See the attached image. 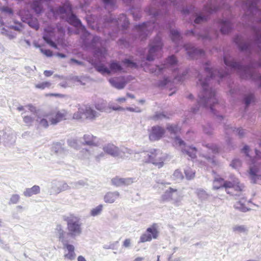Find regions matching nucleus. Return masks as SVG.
Here are the masks:
<instances>
[{"mask_svg": "<svg viewBox=\"0 0 261 261\" xmlns=\"http://www.w3.org/2000/svg\"><path fill=\"white\" fill-rule=\"evenodd\" d=\"M221 187H224L228 194H232V191H229L230 189L241 191L243 190L244 186L240 183L239 179L236 178L232 181H224L223 179L220 177L215 178L213 182L214 189H218Z\"/></svg>", "mask_w": 261, "mask_h": 261, "instance_id": "obj_7", "label": "nucleus"}, {"mask_svg": "<svg viewBox=\"0 0 261 261\" xmlns=\"http://www.w3.org/2000/svg\"><path fill=\"white\" fill-rule=\"evenodd\" d=\"M103 150L105 153L114 157L121 155V151L119 149L112 144H108L105 145L103 147Z\"/></svg>", "mask_w": 261, "mask_h": 261, "instance_id": "obj_26", "label": "nucleus"}, {"mask_svg": "<svg viewBox=\"0 0 261 261\" xmlns=\"http://www.w3.org/2000/svg\"><path fill=\"white\" fill-rule=\"evenodd\" d=\"M254 99V96L252 94L247 95L244 99L245 103L246 106H248L251 102Z\"/></svg>", "mask_w": 261, "mask_h": 261, "instance_id": "obj_55", "label": "nucleus"}, {"mask_svg": "<svg viewBox=\"0 0 261 261\" xmlns=\"http://www.w3.org/2000/svg\"><path fill=\"white\" fill-rule=\"evenodd\" d=\"M134 180L131 178H122L116 177L112 179V184L116 186L129 185L132 184Z\"/></svg>", "mask_w": 261, "mask_h": 261, "instance_id": "obj_29", "label": "nucleus"}, {"mask_svg": "<svg viewBox=\"0 0 261 261\" xmlns=\"http://www.w3.org/2000/svg\"><path fill=\"white\" fill-rule=\"evenodd\" d=\"M132 241L130 239H126L123 242L122 246L124 248H129L131 246Z\"/></svg>", "mask_w": 261, "mask_h": 261, "instance_id": "obj_59", "label": "nucleus"}, {"mask_svg": "<svg viewBox=\"0 0 261 261\" xmlns=\"http://www.w3.org/2000/svg\"><path fill=\"white\" fill-rule=\"evenodd\" d=\"M1 33L3 35H5L8 36L10 39H13L15 37V34H12L9 33L5 28H3L1 30Z\"/></svg>", "mask_w": 261, "mask_h": 261, "instance_id": "obj_54", "label": "nucleus"}, {"mask_svg": "<svg viewBox=\"0 0 261 261\" xmlns=\"http://www.w3.org/2000/svg\"><path fill=\"white\" fill-rule=\"evenodd\" d=\"M224 61L227 66L238 69L243 78L251 77L252 70L250 68L242 66L240 64L234 62L231 59H228L226 56L224 57Z\"/></svg>", "mask_w": 261, "mask_h": 261, "instance_id": "obj_10", "label": "nucleus"}, {"mask_svg": "<svg viewBox=\"0 0 261 261\" xmlns=\"http://www.w3.org/2000/svg\"><path fill=\"white\" fill-rule=\"evenodd\" d=\"M59 13L60 14H70L67 18L68 22L71 24L79 27L81 24L80 20L77 18L76 16L71 13V7L69 4L65 5L59 9Z\"/></svg>", "mask_w": 261, "mask_h": 261, "instance_id": "obj_13", "label": "nucleus"}, {"mask_svg": "<svg viewBox=\"0 0 261 261\" xmlns=\"http://www.w3.org/2000/svg\"><path fill=\"white\" fill-rule=\"evenodd\" d=\"M183 195L177 189L171 187L166 189L161 196L163 202H170L175 206L181 205Z\"/></svg>", "mask_w": 261, "mask_h": 261, "instance_id": "obj_6", "label": "nucleus"}, {"mask_svg": "<svg viewBox=\"0 0 261 261\" xmlns=\"http://www.w3.org/2000/svg\"><path fill=\"white\" fill-rule=\"evenodd\" d=\"M95 68L97 71L103 75L124 71L123 67L119 62L115 61H113L110 63L109 68L102 64H97Z\"/></svg>", "mask_w": 261, "mask_h": 261, "instance_id": "obj_9", "label": "nucleus"}, {"mask_svg": "<svg viewBox=\"0 0 261 261\" xmlns=\"http://www.w3.org/2000/svg\"><path fill=\"white\" fill-rule=\"evenodd\" d=\"M242 150L250 160L248 171L249 177L253 183H256L260 176L259 173L261 171V152L255 149V156L252 159L249 153V147L248 146H245Z\"/></svg>", "mask_w": 261, "mask_h": 261, "instance_id": "obj_2", "label": "nucleus"}, {"mask_svg": "<svg viewBox=\"0 0 261 261\" xmlns=\"http://www.w3.org/2000/svg\"><path fill=\"white\" fill-rule=\"evenodd\" d=\"M203 158H204V160H206V161H207L206 164L208 165L212 166V165H214L216 164L214 158V155H212L211 156L204 155V156H203Z\"/></svg>", "mask_w": 261, "mask_h": 261, "instance_id": "obj_49", "label": "nucleus"}, {"mask_svg": "<svg viewBox=\"0 0 261 261\" xmlns=\"http://www.w3.org/2000/svg\"><path fill=\"white\" fill-rule=\"evenodd\" d=\"M40 191V187L39 186L34 185L31 188H25L23 192V195L26 197H30L34 195L39 194Z\"/></svg>", "mask_w": 261, "mask_h": 261, "instance_id": "obj_28", "label": "nucleus"}, {"mask_svg": "<svg viewBox=\"0 0 261 261\" xmlns=\"http://www.w3.org/2000/svg\"><path fill=\"white\" fill-rule=\"evenodd\" d=\"M162 45L161 37L158 35L150 44V49L147 57L148 61H151L154 60V57L161 51Z\"/></svg>", "mask_w": 261, "mask_h": 261, "instance_id": "obj_12", "label": "nucleus"}, {"mask_svg": "<svg viewBox=\"0 0 261 261\" xmlns=\"http://www.w3.org/2000/svg\"><path fill=\"white\" fill-rule=\"evenodd\" d=\"M241 161L239 159H234L232 160L230 166L234 169H238L241 166Z\"/></svg>", "mask_w": 261, "mask_h": 261, "instance_id": "obj_50", "label": "nucleus"}, {"mask_svg": "<svg viewBox=\"0 0 261 261\" xmlns=\"http://www.w3.org/2000/svg\"><path fill=\"white\" fill-rule=\"evenodd\" d=\"M123 64L124 65H126V66L131 67V68L137 67V65H136V63L133 62L128 59H125V60H124L123 61Z\"/></svg>", "mask_w": 261, "mask_h": 261, "instance_id": "obj_53", "label": "nucleus"}, {"mask_svg": "<svg viewBox=\"0 0 261 261\" xmlns=\"http://www.w3.org/2000/svg\"><path fill=\"white\" fill-rule=\"evenodd\" d=\"M120 194L117 191L109 192L104 196V201L106 203H113L119 198Z\"/></svg>", "mask_w": 261, "mask_h": 261, "instance_id": "obj_30", "label": "nucleus"}, {"mask_svg": "<svg viewBox=\"0 0 261 261\" xmlns=\"http://www.w3.org/2000/svg\"><path fill=\"white\" fill-rule=\"evenodd\" d=\"M81 143L84 145L98 146L100 144V141L97 137L91 134H86L82 137Z\"/></svg>", "mask_w": 261, "mask_h": 261, "instance_id": "obj_19", "label": "nucleus"}, {"mask_svg": "<svg viewBox=\"0 0 261 261\" xmlns=\"http://www.w3.org/2000/svg\"><path fill=\"white\" fill-rule=\"evenodd\" d=\"M198 197L201 200H205L208 198L209 195L203 190L199 189L196 191Z\"/></svg>", "mask_w": 261, "mask_h": 261, "instance_id": "obj_42", "label": "nucleus"}, {"mask_svg": "<svg viewBox=\"0 0 261 261\" xmlns=\"http://www.w3.org/2000/svg\"><path fill=\"white\" fill-rule=\"evenodd\" d=\"M51 86V83L49 82H44L35 85V87L37 89L43 90L45 88H49Z\"/></svg>", "mask_w": 261, "mask_h": 261, "instance_id": "obj_44", "label": "nucleus"}, {"mask_svg": "<svg viewBox=\"0 0 261 261\" xmlns=\"http://www.w3.org/2000/svg\"><path fill=\"white\" fill-rule=\"evenodd\" d=\"M112 108L113 110H120V111H124V110H126L127 111L134 112L139 113L141 112V110L138 107L132 108V107H126L125 109L119 106H113Z\"/></svg>", "mask_w": 261, "mask_h": 261, "instance_id": "obj_34", "label": "nucleus"}, {"mask_svg": "<svg viewBox=\"0 0 261 261\" xmlns=\"http://www.w3.org/2000/svg\"><path fill=\"white\" fill-rule=\"evenodd\" d=\"M234 207L236 209L239 210L243 212H246L248 211V208L245 206L243 200L237 202L234 204Z\"/></svg>", "mask_w": 261, "mask_h": 261, "instance_id": "obj_36", "label": "nucleus"}, {"mask_svg": "<svg viewBox=\"0 0 261 261\" xmlns=\"http://www.w3.org/2000/svg\"><path fill=\"white\" fill-rule=\"evenodd\" d=\"M69 189V187L66 183L54 180L51 183L50 192L51 194H56Z\"/></svg>", "mask_w": 261, "mask_h": 261, "instance_id": "obj_18", "label": "nucleus"}, {"mask_svg": "<svg viewBox=\"0 0 261 261\" xmlns=\"http://www.w3.org/2000/svg\"><path fill=\"white\" fill-rule=\"evenodd\" d=\"M103 206L102 204L98 205L90 211V215L93 217L100 215L102 212Z\"/></svg>", "mask_w": 261, "mask_h": 261, "instance_id": "obj_37", "label": "nucleus"}, {"mask_svg": "<svg viewBox=\"0 0 261 261\" xmlns=\"http://www.w3.org/2000/svg\"><path fill=\"white\" fill-rule=\"evenodd\" d=\"M137 155L140 156L139 159L141 162L151 163L159 168L164 165L165 155L159 150L152 149L148 151H144Z\"/></svg>", "mask_w": 261, "mask_h": 261, "instance_id": "obj_3", "label": "nucleus"}, {"mask_svg": "<svg viewBox=\"0 0 261 261\" xmlns=\"http://www.w3.org/2000/svg\"><path fill=\"white\" fill-rule=\"evenodd\" d=\"M21 20L27 23L31 28L37 30L39 29L38 20L36 18H26L21 15Z\"/></svg>", "mask_w": 261, "mask_h": 261, "instance_id": "obj_31", "label": "nucleus"}, {"mask_svg": "<svg viewBox=\"0 0 261 261\" xmlns=\"http://www.w3.org/2000/svg\"><path fill=\"white\" fill-rule=\"evenodd\" d=\"M62 244L64 249V258L70 260L74 259L76 257V254L74 252V246L68 244L67 242Z\"/></svg>", "mask_w": 261, "mask_h": 261, "instance_id": "obj_22", "label": "nucleus"}, {"mask_svg": "<svg viewBox=\"0 0 261 261\" xmlns=\"http://www.w3.org/2000/svg\"><path fill=\"white\" fill-rule=\"evenodd\" d=\"M105 5L106 8L108 10L113 8L115 4L116 0H102Z\"/></svg>", "mask_w": 261, "mask_h": 261, "instance_id": "obj_48", "label": "nucleus"}, {"mask_svg": "<svg viewBox=\"0 0 261 261\" xmlns=\"http://www.w3.org/2000/svg\"><path fill=\"white\" fill-rule=\"evenodd\" d=\"M129 81L128 77L124 76L112 77L109 80L111 85L119 90L123 89Z\"/></svg>", "mask_w": 261, "mask_h": 261, "instance_id": "obj_17", "label": "nucleus"}, {"mask_svg": "<svg viewBox=\"0 0 261 261\" xmlns=\"http://www.w3.org/2000/svg\"><path fill=\"white\" fill-rule=\"evenodd\" d=\"M27 108L31 114L23 116V121L27 125L31 126L33 125V122L36 121V117L34 115H37L38 112H36V108L32 105H29Z\"/></svg>", "mask_w": 261, "mask_h": 261, "instance_id": "obj_21", "label": "nucleus"}, {"mask_svg": "<svg viewBox=\"0 0 261 261\" xmlns=\"http://www.w3.org/2000/svg\"><path fill=\"white\" fill-rule=\"evenodd\" d=\"M233 230L239 233H244L247 231V228L245 225H236L233 227Z\"/></svg>", "mask_w": 261, "mask_h": 261, "instance_id": "obj_46", "label": "nucleus"}, {"mask_svg": "<svg viewBox=\"0 0 261 261\" xmlns=\"http://www.w3.org/2000/svg\"><path fill=\"white\" fill-rule=\"evenodd\" d=\"M225 129L227 131V133L232 132L234 134H237L239 137H242L245 134V130L242 128H236L229 125H226Z\"/></svg>", "mask_w": 261, "mask_h": 261, "instance_id": "obj_32", "label": "nucleus"}, {"mask_svg": "<svg viewBox=\"0 0 261 261\" xmlns=\"http://www.w3.org/2000/svg\"><path fill=\"white\" fill-rule=\"evenodd\" d=\"M95 107L97 110L100 112H103L105 110L106 107L104 103H101L96 104Z\"/></svg>", "mask_w": 261, "mask_h": 261, "instance_id": "obj_57", "label": "nucleus"}, {"mask_svg": "<svg viewBox=\"0 0 261 261\" xmlns=\"http://www.w3.org/2000/svg\"><path fill=\"white\" fill-rule=\"evenodd\" d=\"M160 235L159 225L154 223L150 225L140 237L139 243L150 242L158 239Z\"/></svg>", "mask_w": 261, "mask_h": 261, "instance_id": "obj_8", "label": "nucleus"}, {"mask_svg": "<svg viewBox=\"0 0 261 261\" xmlns=\"http://www.w3.org/2000/svg\"><path fill=\"white\" fill-rule=\"evenodd\" d=\"M186 177L188 179H191L195 177V172L190 168H187L185 170Z\"/></svg>", "mask_w": 261, "mask_h": 261, "instance_id": "obj_45", "label": "nucleus"}, {"mask_svg": "<svg viewBox=\"0 0 261 261\" xmlns=\"http://www.w3.org/2000/svg\"><path fill=\"white\" fill-rule=\"evenodd\" d=\"M154 27V22L150 21L136 26L135 28V31L137 32L139 37H140L141 40H142L147 35L146 32H149L152 30Z\"/></svg>", "mask_w": 261, "mask_h": 261, "instance_id": "obj_15", "label": "nucleus"}, {"mask_svg": "<svg viewBox=\"0 0 261 261\" xmlns=\"http://www.w3.org/2000/svg\"><path fill=\"white\" fill-rule=\"evenodd\" d=\"M91 151L90 150L84 148L80 152L79 154V158L81 159H89L91 155Z\"/></svg>", "mask_w": 261, "mask_h": 261, "instance_id": "obj_39", "label": "nucleus"}, {"mask_svg": "<svg viewBox=\"0 0 261 261\" xmlns=\"http://www.w3.org/2000/svg\"><path fill=\"white\" fill-rule=\"evenodd\" d=\"M205 10L209 13H212L217 10V9L212 6V4L207 5L205 7Z\"/></svg>", "mask_w": 261, "mask_h": 261, "instance_id": "obj_60", "label": "nucleus"}, {"mask_svg": "<svg viewBox=\"0 0 261 261\" xmlns=\"http://www.w3.org/2000/svg\"><path fill=\"white\" fill-rule=\"evenodd\" d=\"M204 73L206 75V78L203 77V75L201 73L199 74L197 77L198 79L197 84L200 85L202 89V91L199 95L198 104L199 105V107L209 108L212 112L215 114L216 109H219L220 106L218 103L215 91L211 88H209L208 81L211 79L216 77V73L218 76L221 78L223 77L224 75L219 71L212 70L210 65L207 64L204 67Z\"/></svg>", "mask_w": 261, "mask_h": 261, "instance_id": "obj_1", "label": "nucleus"}, {"mask_svg": "<svg viewBox=\"0 0 261 261\" xmlns=\"http://www.w3.org/2000/svg\"><path fill=\"white\" fill-rule=\"evenodd\" d=\"M89 80L88 77H78L75 76L73 78V80L75 81H77L80 83L82 85H85L86 82H87Z\"/></svg>", "mask_w": 261, "mask_h": 261, "instance_id": "obj_51", "label": "nucleus"}, {"mask_svg": "<svg viewBox=\"0 0 261 261\" xmlns=\"http://www.w3.org/2000/svg\"><path fill=\"white\" fill-rule=\"evenodd\" d=\"M55 28L51 26H49L44 29V34L43 35V39L51 47L58 49L56 43L53 42L51 39V37L54 35Z\"/></svg>", "mask_w": 261, "mask_h": 261, "instance_id": "obj_23", "label": "nucleus"}, {"mask_svg": "<svg viewBox=\"0 0 261 261\" xmlns=\"http://www.w3.org/2000/svg\"><path fill=\"white\" fill-rule=\"evenodd\" d=\"M177 61L175 57L173 56H170L167 60V63L164 65V68L174 66L176 64Z\"/></svg>", "mask_w": 261, "mask_h": 261, "instance_id": "obj_38", "label": "nucleus"}, {"mask_svg": "<svg viewBox=\"0 0 261 261\" xmlns=\"http://www.w3.org/2000/svg\"><path fill=\"white\" fill-rule=\"evenodd\" d=\"M106 21L113 25H116L118 28H121L122 30L125 29L129 23L127 18L124 14L120 15L118 18H114L112 14H110L109 18Z\"/></svg>", "mask_w": 261, "mask_h": 261, "instance_id": "obj_14", "label": "nucleus"}, {"mask_svg": "<svg viewBox=\"0 0 261 261\" xmlns=\"http://www.w3.org/2000/svg\"><path fill=\"white\" fill-rule=\"evenodd\" d=\"M173 178L175 179H181L183 178V175L182 173L179 170H176L173 174Z\"/></svg>", "mask_w": 261, "mask_h": 261, "instance_id": "obj_52", "label": "nucleus"}, {"mask_svg": "<svg viewBox=\"0 0 261 261\" xmlns=\"http://www.w3.org/2000/svg\"><path fill=\"white\" fill-rule=\"evenodd\" d=\"M34 116L36 117V122L40 126L46 128L48 126V122L47 120L48 119L50 121L51 116L49 114H43L38 112V115H34Z\"/></svg>", "mask_w": 261, "mask_h": 261, "instance_id": "obj_24", "label": "nucleus"}, {"mask_svg": "<svg viewBox=\"0 0 261 261\" xmlns=\"http://www.w3.org/2000/svg\"><path fill=\"white\" fill-rule=\"evenodd\" d=\"M185 47L187 54L192 58H195L197 56L204 54V51L202 49L195 48L191 44H187Z\"/></svg>", "mask_w": 261, "mask_h": 261, "instance_id": "obj_27", "label": "nucleus"}, {"mask_svg": "<svg viewBox=\"0 0 261 261\" xmlns=\"http://www.w3.org/2000/svg\"><path fill=\"white\" fill-rule=\"evenodd\" d=\"M170 34L172 40L175 44H177L178 42L180 40V35L178 31L175 29L170 30Z\"/></svg>", "mask_w": 261, "mask_h": 261, "instance_id": "obj_35", "label": "nucleus"}, {"mask_svg": "<svg viewBox=\"0 0 261 261\" xmlns=\"http://www.w3.org/2000/svg\"><path fill=\"white\" fill-rule=\"evenodd\" d=\"M107 54V51L105 48L98 49L96 53V55L97 57L100 56L101 58L102 57L105 58Z\"/></svg>", "mask_w": 261, "mask_h": 261, "instance_id": "obj_56", "label": "nucleus"}, {"mask_svg": "<svg viewBox=\"0 0 261 261\" xmlns=\"http://www.w3.org/2000/svg\"><path fill=\"white\" fill-rule=\"evenodd\" d=\"M51 116L50 122L53 124H56L62 120L67 119L68 112L63 109L61 110H55L49 114Z\"/></svg>", "mask_w": 261, "mask_h": 261, "instance_id": "obj_16", "label": "nucleus"}, {"mask_svg": "<svg viewBox=\"0 0 261 261\" xmlns=\"http://www.w3.org/2000/svg\"><path fill=\"white\" fill-rule=\"evenodd\" d=\"M20 199V197L19 195L17 194H12L9 201V204H16L19 202Z\"/></svg>", "mask_w": 261, "mask_h": 261, "instance_id": "obj_41", "label": "nucleus"}, {"mask_svg": "<svg viewBox=\"0 0 261 261\" xmlns=\"http://www.w3.org/2000/svg\"><path fill=\"white\" fill-rule=\"evenodd\" d=\"M172 143L174 146L180 149L184 153L187 154L192 159L195 157L197 152L196 148L190 146H186L184 142L179 137H175Z\"/></svg>", "mask_w": 261, "mask_h": 261, "instance_id": "obj_11", "label": "nucleus"}, {"mask_svg": "<svg viewBox=\"0 0 261 261\" xmlns=\"http://www.w3.org/2000/svg\"><path fill=\"white\" fill-rule=\"evenodd\" d=\"M206 17L205 16H198L195 19V23H199L203 21L206 20Z\"/></svg>", "mask_w": 261, "mask_h": 261, "instance_id": "obj_63", "label": "nucleus"}, {"mask_svg": "<svg viewBox=\"0 0 261 261\" xmlns=\"http://www.w3.org/2000/svg\"><path fill=\"white\" fill-rule=\"evenodd\" d=\"M163 70V68L160 67V66H156L155 67V69L154 70V69H151V72H152V73H154L155 74H159L161 71L162 70Z\"/></svg>", "mask_w": 261, "mask_h": 261, "instance_id": "obj_64", "label": "nucleus"}, {"mask_svg": "<svg viewBox=\"0 0 261 261\" xmlns=\"http://www.w3.org/2000/svg\"><path fill=\"white\" fill-rule=\"evenodd\" d=\"M210 152H212L213 154H216L220 151V148L216 144H211L206 145Z\"/></svg>", "mask_w": 261, "mask_h": 261, "instance_id": "obj_40", "label": "nucleus"}, {"mask_svg": "<svg viewBox=\"0 0 261 261\" xmlns=\"http://www.w3.org/2000/svg\"><path fill=\"white\" fill-rule=\"evenodd\" d=\"M77 111L73 114L72 118L74 119H81L83 116L86 119L93 121L99 117L100 114L93 109L90 105H77Z\"/></svg>", "mask_w": 261, "mask_h": 261, "instance_id": "obj_5", "label": "nucleus"}, {"mask_svg": "<svg viewBox=\"0 0 261 261\" xmlns=\"http://www.w3.org/2000/svg\"><path fill=\"white\" fill-rule=\"evenodd\" d=\"M221 31L223 34H227L231 29V24L227 20H221L220 22Z\"/></svg>", "mask_w": 261, "mask_h": 261, "instance_id": "obj_33", "label": "nucleus"}, {"mask_svg": "<svg viewBox=\"0 0 261 261\" xmlns=\"http://www.w3.org/2000/svg\"><path fill=\"white\" fill-rule=\"evenodd\" d=\"M167 129L171 134H176L180 130V128L176 125L168 124L167 126Z\"/></svg>", "mask_w": 261, "mask_h": 261, "instance_id": "obj_43", "label": "nucleus"}, {"mask_svg": "<svg viewBox=\"0 0 261 261\" xmlns=\"http://www.w3.org/2000/svg\"><path fill=\"white\" fill-rule=\"evenodd\" d=\"M1 10L2 12H3L5 14H8L9 15H11L12 14V10L7 7H3L1 8Z\"/></svg>", "mask_w": 261, "mask_h": 261, "instance_id": "obj_58", "label": "nucleus"}, {"mask_svg": "<svg viewBox=\"0 0 261 261\" xmlns=\"http://www.w3.org/2000/svg\"><path fill=\"white\" fill-rule=\"evenodd\" d=\"M165 129L160 126H154L149 130V138L151 141H156L163 137L165 134Z\"/></svg>", "mask_w": 261, "mask_h": 261, "instance_id": "obj_20", "label": "nucleus"}, {"mask_svg": "<svg viewBox=\"0 0 261 261\" xmlns=\"http://www.w3.org/2000/svg\"><path fill=\"white\" fill-rule=\"evenodd\" d=\"M68 144L70 147L78 149L80 148V145L77 141V140L74 139H71L68 140Z\"/></svg>", "mask_w": 261, "mask_h": 261, "instance_id": "obj_47", "label": "nucleus"}, {"mask_svg": "<svg viewBox=\"0 0 261 261\" xmlns=\"http://www.w3.org/2000/svg\"><path fill=\"white\" fill-rule=\"evenodd\" d=\"M54 234L56 238L59 239V241L62 244L67 242L66 240V236L67 232L65 231L64 227L61 224H57L55 228Z\"/></svg>", "mask_w": 261, "mask_h": 261, "instance_id": "obj_25", "label": "nucleus"}, {"mask_svg": "<svg viewBox=\"0 0 261 261\" xmlns=\"http://www.w3.org/2000/svg\"><path fill=\"white\" fill-rule=\"evenodd\" d=\"M40 51L47 57H51L53 56L52 51L50 50L40 48Z\"/></svg>", "mask_w": 261, "mask_h": 261, "instance_id": "obj_61", "label": "nucleus"}, {"mask_svg": "<svg viewBox=\"0 0 261 261\" xmlns=\"http://www.w3.org/2000/svg\"><path fill=\"white\" fill-rule=\"evenodd\" d=\"M92 43L93 45L98 46V44H99L101 45V42L100 41V38L97 36H95L93 37L92 40Z\"/></svg>", "mask_w": 261, "mask_h": 261, "instance_id": "obj_62", "label": "nucleus"}, {"mask_svg": "<svg viewBox=\"0 0 261 261\" xmlns=\"http://www.w3.org/2000/svg\"><path fill=\"white\" fill-rule=\"evenodd\" d=\"M63 220L67 224V234L71 238L75 239L81 235L83 229L80 219L74 215L64 216Z\"/></svg>", "mask_w": 261, "mask_h": 261, "instance_id": "obj_4", "label": "nucleus"}]
</instances>
